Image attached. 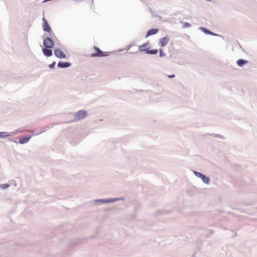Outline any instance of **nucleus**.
Instances as JSON below:
<instances>
[{"label": "nucleus", "mask_w": 257, "mask_h": 257, "mask_svg": "<svg viewBox=\"0 0 257 257\" xmlns=\"http://www.w3.org/2000/svg\"><path fill=\"white\" fill-rule=\"evenodd\" d=\"M150 47L148 43L142 45L139 47V50L141 52H146L149 54H156L158 52L157 50H150Z\"/></svg>", "instance_id": "f257e3e1"}, {"label": "nucleus", "mask_w": 257, "mask_h": 257, "mask_svg": "<svg viewBox=\"0 0 257 257\" xmlns=\"http://www.w3.org/2000/svg\"><path fill=\"white\" fill-rule=\"evenodd\" d=\"M93 49L95 51V52L90 55V56L92 57H105L108 55V52H103L96 47H94Z\"/></svg>", "instance_id": "f03ea898"}, {"label": "nucleus", "mask_w": 257, "mask_h": 257, "mask_svg": "<svg viewBox=\"0 0 257 257\" xmlns=\"http://www.w3.org/2000/svg\"><path fill=\"white\" fill-rule=\"evenodd\" d=\"M87 115V111L81 110L76 113L74 115V120L77 121L83 119Z\"/></svg>", "instance_id": "7ed1b4c3"}, {"label": "nucleus", "mask_w": 257, "mask_h": 257, "mask_svg": "<svg viewBox=\"0 0 257 257\" xmlns=\"http://www.w3.org/2000/svg\"><path fill=\"white\" fill-rule=\"evenodd\" d=\"M44 45L46 48H52L54 46V43L51 39L47 37L44 40Z\"/></svg>", "instance_id": "20e7f679"}, {"label": "nucleus", "mask_w": 257, "mask_h": 257, "mask_svg": "<svg viewBox=\"0 0 257 257\" xmlns=\"http://www.w3.org/2000/svg\"><path fill=\"white\" fill-rule=\"evenodd\" d=\"M54 54L56 57L59 58H66V55L64 53L62 50L60 49H56L55 50Z\"/></svg>", "instance_id": "39448f33"}, {"label": "nucleus", "mask_w": 257, "mask_h": 257, "mask_svg": "<svg viewBox=\"0 0 257 257\" xmlns=\"http://www.w3.org/2000/svg\"><path fill=\"white\" fill-rule=\"evenodd\" d=\"M194 173L196 176L201 178L202 180H203V181L205 183L208 184L209 183V179L207 177H206L205 175H204L203 174H202L200 173L197 172H195Z\"/></svg>", "instance_id": "423d86ee"}, {"label": "nucleus", "mask_w": 257, "mask_h": 257, "mask_svg": "<svg viewBox=\"0 0 257 257\" xmlns=\"http://www.w3.org/2000/svg\"><path fill=\"white\" fill-rule=\"evenodd\" d=\"M169 41V38L167 37H164L160 39L159 42V45L162 47H164L167 45Z\"/></svg>", "instance_id": "0eeeda50"}, {"label": "nucleus", "mask_w": 257, "mask_h": 257, "mask_svg": "<svg viewBox=\"0 0 257 257\" xmlns=\"http://www.w3.org/2000/svg\"><path fill=\"white\" fill-rule=\"evenodd\" d=\"M43 29L44 31L47 32H50L51 28L50 27L47 20L45 19V18L44 17L43 18Z\"/></svg>", "instance_id": "6e6552de"}, {"label": "nucleus", "mask_w": 257, "mask_h": 257, "mask_svg": "<svg viewBox=\"0 0 257 257\" xmlns=\"http://www.w3.org/2000/svg\"><path fill=\"white\" fill-rule=\"evenodd\" d=\"M31 138V136L21 137L20 138L19 142L21 144H24L28 143Z\"/></svg>", "instance_id": "1a4fd4ad"}, {"label": "nucleus", "mask_w": 257, "mask_h": 257, "mask_svg": "<svg viewBox=\"0 0 257 257\" xmlns=\"http://www.w3.org/2000/svg\"><path fill=\"white\" fill-rule=\"evenodd\" d=\"M43 53L47 57H50L53 54L52 50L46 48L43 49Z\"/></svg>", "instance_id": "9d476101"}, {"label": "nucleus", "mask_w": 257, "mask_h": 257, "mask_svg": "<svg viewBox=\"0 0 257 257\" xmlns=\"http://www.w3.org/2000/svg\"><path fill=\"white\" fill-rule=\"evenodd\" d=\"M70 65L68 62H59L58 64V66L61 68H66Z\"/></svg>", "instance_id": "9b49d317"}, {"label": "nucleus", "mask_w": 257, "mask_h": 257, "mask_svg": "<svg viewBox=\"0 0 257 257\" xmlns=\"http://www.w3.org/2000/svg\"><path fill=\"white\" fill-rule=\"evenodd\" d=\"M158 32V29H154L149 30L147 34L146 37H149L150 36L154 35L156 34Z\"/></svg>", "instance_id": "f8f14e48"}, {"label": "nucleus", "mask_w": 257, "mask_h": 257, "mask_svg": "<svg viewBox=\"0 0 257 257\" xmlns=\"http://www.w3.org/2000/svg\"><path fill=\"white\" fill-rule=\"evenodd\" d=\"M247 63V61L244 60L243 59H239L237 61V64L239 66H242L243 65L246 64Z\"/></svg>", "instance_id": "ddd939ff"}, {"label": "nucleus", "mask_w": 257, "mask_h": 257, "mask_svg": "<svg viewBox=\"0 0 257 257\" xmlns=\"http://www.w3.org/2000/svg\"><path fill=\"white\" fill-rule=\"evenodd\" d=\"M201 29L203 30V31H204L206 34L215 35V34H214V33H212L211 32L209 31V30H207V29H205L203 28H202Z\"/></svg>", "instance_id": "4468645a"}, {"label": "nucleus", "mask_w": 257, "mask_h": 257, "mask_svg": "<svg viewBox=\"0 0 257 257\" xmlns=\"http://www.w3.org/2000/svg\"><path fill=\"white\" fill-rule=\"evenodd\" d=\"M9 186V184H3V185H1V187L3 189H6V188H8Z\"/></svg>", "instance_id": "2eb2a0df"}, {"label": "nucleus", "mask_w": 257, "mask_h": 257, "mask_svg": "<svg viewBox=\"0 0 257 257\" xmlns=\"http://www.w3.org/2000/svg\"><path fill=\"white\" fill-rule=\"evenodd\" d=\"M165 54L164 53H163V50H160V56L161 57H164V56H165Z\"/></svg>", "instance_id": "dca6fc26"}, {"label": "nucleus", "mask_w": 257, "mask_h": 257, "mask_svg": "<svg viewBox=\"0 0 257 257\" xmlns=\"http://www.w3.org/2000/svg\"><path fill=\"white\" fill-rule=\"evenodd\" d=\"M168 78H173L175 77V75L173 74V75H169L167 76Z\"/></svg>", "instance_id": "f3484780"}, {"label": "nucleus", "mask_w": 257, "mask_h": 257, "mask_svg": "<svg viewBox=\"0 0 257 257\" xmlns=\"http://www.w3.org/2000/svg\"><path fill=\"white\" fill-rule=\"evenodd\" d=\"M55 62H54L53 64H52L51 65H50V67L51 68H53V67H54V66L55 65Z\"/></svg>", "instance_id": "a211bd4d"}]
</instances>
